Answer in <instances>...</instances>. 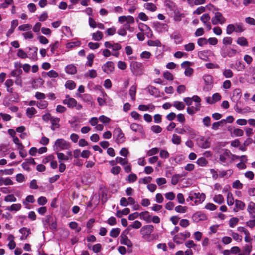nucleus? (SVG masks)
I'll use <instances>...</instances> for the list:
<instances>
[{"mask_svg":"<svg viewBox=\"0 0 255 255\" xmlns=\"http://www.w3.org/2000/svg\"><path fill=\"white\" fill-rule=\"evenodd\" d=\"M154 227L151 224H147L142 226L140 230V233L142 238L147 241H150L152 239Z\"/></svg>","mask_w":255,"mask_h":255,"instance_id":"1","label":"nucleus"},{"mask_svg":"<svg viewBox=\"0 0 255 255\" xmlns=\"http://www.w3.org/2000/svg\"><path fill=\"white\" fill-rule=\"evenodd\" d=\"M71 147L70 143L62 138L57 139L53 145V149L56 152L62 150H68Z\"/></svg>","mask_w":255,"mask_h":255,"instance_id":"2","label":"nucleus"},{"mask_svg":"<svg viewBox=\"0 0 255 255\" xmlns=\"http://www.w3.org/2000/svg\"><path fill=\"white\" fill-rule=\"evenodd\" d=\"M193 100L195 102V105H191L187 108V112L190 115H193L199 111L201 108V98L198 96L194 95L193 96Z\"/></svg>","mask_w":255,"mask_h":255,"instance_id":"3","label":"nucleus"},{"mask_svg":"<svg viewBox=\"0 0 255 255\" xmlns=\"http://www.w3.org/2000/svg\"><path fill=\"white\" fill-rule=\"evenodd\" d=\"M191 234L188 231L184 232H180L175 235L173 237V241L177 244L183 243L186 239L190 238Z\"/></svg>","mask_w":255,"mask_h":255,"instance_id":"4","label":"nucleus"},{"mask_svg":"<svg viewBox=\"0 0 255 255\" xmlns=\"http://www.w3.org/2000/svg\"><path fill=\"white\" fill-rule=\"evenodd\" d=\"M63 103L70 108L75 107L78 110L82 108V106L80 104L78 103L75 99L70 98L69 95L66 96V98L63 101Z\"/></svg>","mask_w":255,"mask_h":255,"instance_id":"5","label":"nucleus"},{"mask_svg":"<svg viewBox=\"0 0 255 255\" xmlns=\"http://www.w3.org/2000/svg\"><path fill=\"white\" fill-rule=\"evenodd\" d=\"M130 68L133 74L136 76H141L143 73V67L141 63L132 62Z\"/></svg>","mask_w":255,"mask_h":255,"instance_id":"6","label":"nucleus"},{"mask_svg":"<svg viewBox=\"0 0 255 255\" xmlns=\"http://www.w3.org/2000/svg\"><path fill=\"white\" fill-rule=\"evenodd\" d=\"M231 153L228 150H226L221 154L220 161L224 165H228L232 163Z\"/></svg>","mask_w":255,"mask_h":255,"instance_id":"7","label":"nucleus"},{"mask_svg":"<svg viewBox=\"0 0 255 255\" xmlns=\"http://www.w3.org/2000/svg\"><path fill=\"white\" fill-rule=\"evenodd\" d=\"M43 224L45 227L47 228L50 227L52 229H56L57 228V223L55 220H54L52 216L50 215H47L43 219Z\"/></svg>","mask_w":255,"mask_h":255,"instance_id":"8","label":"nucleus"},{"mask_svg":"<svg viewBox=\"0 0 255 255\" xmlns=\"http://www.w3.org/2000/svg\"><path fill=\"white\" fill-rule=\"evenodd\" d=\"M226 19L224 17L222 14L218 11L215 12L214 16L211 19V21L213 25L218 24L222 25L226 22Z\"/></svg>","mask_w":255,"mask_h":255,"instance_id":"9","label":"nucleus"},{"mask_svg":"<svg viewBox=\"0 0 255 255\" xmlns=\"http://www.w3.org/2000/svg\"><path fill=\"white\" fill-rule=\"evenodd\" d=\"M203 79L205 83L204 90L207 91L211 90L212 88L213 83V77L210 75L205 74L203 75Z\"/></svg>","mask_w":255,"mask_h":255,"instance_id":"10","label":"nucleus"},{"mask_svg":"<svg viewBox=\"0 0 255 255\" xmlns=\"http://www.w3.org/2000/svg\"><path fill=\"white\" fill-rule=\"evenodd\" d=\"M113 134L115 141L117 143H122L125 141L124 134L119 128H116L115 129Z\"/></svg>","mask_w":255,"mask_h":255,"instance_id":"11","label":"nucleus"},{"mask_svg":"<svg viewBox=\"0 0 255 255\" xmlns=\"http://www.w3.org/2000/svg\"><path fill=\"white\" fill-rule=\"evenodd\" d=\"M236 53V50L229 46H222L221 48V54L223 57H233Z\"/></svg>","mask_w":255,"mask_h":255,"instance_id":"12","label":"nucleus"},{"mask_svg":"<svg viewBox=\"0 0 255 255\" xmlns=\"http://www.w3.org/2000/svg\"><path fill=\"white\" fill-rule=\"evenodd\" d=\"M118 21L121 24H123L124 26H127L133 24L134 23V18L130 15L121 16L118 17Z\"/></svg>","mask_w":255,"mask_h":255,"instance_id":"13","label":"nucleus"},{"mask_svg":"<svg viewBox=\"0 0 255 255\" xmlns=\"http://www.w3.org/2000/svg\"><path fill=\"white\" fill-rule=\"evenodd\" d=\"M192 220L194 222L198 223L200 221H206L208 219L206 214L202 211H197L194 213L192 217Z\"/></svg>","mask_w":255,"mask_h":255,"instance_id":"14","label":"nucleus"},{"mask_svg":"<svg viewBox=\"0 0 255 255\" xmlns=\"http://www.w3.org/2000/svg\"><path fill=\"white\" fill-rule=\"evenodd\" d=\"M193 195L194 196V204L195 205L202 204L206 199V195L203 193L194 192Z\"/></svg>","mask_w":255,"mask_h":255,"instance_id":"15","label":"nucleus"},{"mask_svg":"<svg viewBox=\"0 0 255 255\" xmlns=\"http://www.w3.org/2000/svg\"><path fill=\"white\" fill-rule=\"evenodd\" d=\"M102 69L105 73L108 74H110L114 71V64L113 62L108 61L103 65Z\"/></svg>","mask_w":255,"mask_h":255,"instance_id":"16","label":"nucleus"},{"mask_svg":"<svg viewBox=\"0 0 255 255\" xmlns=\"http://www.w3.org/2000/svg\"><path fill=\"white\" fill-rule=\"evenodd\" d=\"M197 144L199 147L203 149L208 148L210 146L211 141L210 138L201 137L198 139Z\"/></svg>","mask_w":255,"mask_h":255,"instance_id":"17","label":"nucleus"},{"mask_svg":"<svg viewBox=\"0 0 255 255\" xmlns=\"http://www.w3.org/2000/svg\"><path fill=\"white\" fill-rule=\"evenodd\" d=\"M190 64L189 61H185L181 64V67L185 69V75L188 77L191 76L193 73V69L189 66Z\"/></svg>","mask_w":255,"mask_h":255,"instance_id":"18","label":"nucleus"},{"mask_svg":"<svg viewBox=\"0 0 255 255\" xmlns=\"http://www.w3.org/2000/svg\"><path fill=\"white\" fill-rule=\"evenodd\" d=\"M210 19V16L209 14L205 13L203 14L200 17V20L203 23L204 25L206 27L208 30L211 29V25L209 20Z\"/></svg>","mask_w":255,"mask_h":255,"instance_id":"19","label":"nucleus"},{"mask_svg":"<svg viewBox=\"0 0 255 255\" xmlns=\"http://www.w3.org/2000/svg\"><path fill=\"white\" fill-rule=\"evenodd\" d=\"M247 211L251 218H255V203L253 201L249 202Z\"/></svg>","mask_w":255,"mask_h":255,"instance_id":"20","label":"nucleus"},{"mask_svg":"<svg viewBox=\"0 0 255 255\" xmlns=\"http://www.w3.org/2000/svg\"><path fill=\"white\" fill-rule=\"evenodd\" d=\"M170 38L174 40V43L176 44H179L183 41L182 35L177 31H174L171 34Z\"/></svg>","mask_w":255,"mask_h":255,"instance_id":"21","label":"nucleus"},{"mask_svg":"<svg viewBox=\"0 0 255 255\" xmlns=\"http://www.w3.org/2000/svg\"><path fill=\"white\" fill-rule=\"evenodd\" d=\"M221 99V96L218 93H214L212 97L206 98V102L209 104H212L216 102L220 101Z\"/></svg>","mask_w":255,"mask_h":255,"instance_id":"22","label":"nucleus"},{"mask_svg":"<svg viewBox=\"0 0 255 255\" xmlns=\"http://www.w3.org/2000/svg\"><path fill=\"white\" fill-rule=\"evenodd\" d=\"M139 218L140 219L145 221L147 223L151 222V215L147 211L141 212L139 213Z\"/></svg>","mask_w":255,"mask_h":255,"instance_id":"23","label":"nucleus"},{"mask_svg":"<svg viewBox=\"0 0 255 255\" xmlns=\"http://www.w3.org/2000/svg\"><path fill=\"white\" fill-rule=\"evenodd\" d=\"M155 30L159 33L165 32L168 30V26L166 24L157 22L155 24Z\"/></svg>","mask_w":255,"mask_h":255,"instance_id":"24","label":"nucleus"},{"mask_svg":"<svg viewBox=\"0 0 255 255\" xmlns=\"http://www.w3.org/2000/svg\"><path fill=\"white\" fill-rule=\"evenodd\" d=\"M130 129L135 132H137L140 134H142L143 133V127L137 123H132L130 125Z\"/></svg>","mask_w":255,"mask_h":255,"instance_id":"25","label":"nucleus"},{"mask_svg":"<svg viewBox=\"0 0 255 255\" xmlns=\"http://www.w3.org/2000/svg\"><path fill=\"white\" fill-rule=\"evenodd\" d=\"M19 232L21 234L20 238L21 240H26L27 237L31 234L30 229L26 227H23L19 229Z\"/></svg>","mask_w":255,"mask_h":255,"instance_id":"26","label":"nucleus"},{"mask_svg":"<svg viewBox=\"0 0 255 255\" xmlns=\"http://www.w3.org/2000/svg\"><path fill=\"white\" fill-rule=\"evenodd\" d=\"M235 208L234 209V212H238L239 210H243L245 208V204L242 201L236 200L235 201Z\"/></svg>","mask_w":255,"mask_h":255,"instance_id":"27","label":"nucleus"},{"mask_svg":"<svg viewBox=\"0 0 255 255\" xmlns=\"http://www.w3.org/2000/svg\"><path fill=\"white\" fill-rule=\"evenodd\" d=\"M60 119L57 117H53L51 119V128L52 130H54L56 129L59 128L60 125L59 124Z\"/></svg>","mask_w":255,"mask_h":255,"instance_id":"28","label":"nucleus"},{"mask_svg":"<svg viewBox=\"0 0 255 255\" xmlns=\"http://www.w3.org/2000/svg\"><path fill=\"white\" fill-rule=\"evenodd\" d=\"M13 184V182L9 177H0V186L2 185L8 186Z\"/></svg>","mask_w":255,"mask_h":255,"instance_id":"29","label":"nucleus"},{"mask_svg":"<svg viewBox=\"0 0 255 255\" xmlns=\"http://www.w3.org/2000/svg\"><path fill=\"white\" fill-rule=\"evenodd\" d=\"M65 70L68 74L73 75L77 72V68L73 64H69L66 66Z\"/></svg>","mask_w":255,"mask_h":255,"instance_id":"30","label":"nucleus"},{"mask_svg":"<svg viewBox=\"0 0 255 255\" xmlns=\"http://www.w3.org/2000/svg\"><path fill=\"white\" fill-rule=\"evenodd\" d=\"M14 236L12 234H10L8 236L7 240L9 241L8 246L10 250L14 249L16 247V243L14 242Z\"/></svg>","mask_w":255,"mask_h":255,"instance_id":"31","label":"nucleus"},{"mask_svg":"<svg viewBox=\"0 0 255 255\" xmlns=\"http://www.w3.org/2000/svg\"><path fill=\"white\" fill-rule=\"evenodd\" d=\"M21 205L19 203L13 204L11 206L7 207L6 209L11 212H17L21 209Z\"/></svg>","mask_w":255,"mask_h":255,"instance_id":"32","label":"nucleus"},{"mask_svg":"<svg viewBox=\"0 0 255 255\" xmlns=\"http://www.w3.org/2000/svg\"><path fill=\"white\" fill-rule=\"evenodd\" d=\"M213 201L217 204H222L224 203V198L221 194H216L213 198Z\"/></svg>","mask_w":255,"mask_h":255,"instance_id":"33","label":"nucleus"},{"mask_svg":"<svg viewBox=\"0 0 255 255\" xmlns=\"http://www.w3.org/2000/svg\"><path fill=\"white\" fill-rule=\"evenodd\" d=\"M121 243L128 247H131L132 246L131 242L126 235H121Z\"/></svg>","mask_w":255,"mask_h":255,"instance_id":"34","label":"nucleus"},{"mask_svg":"<svg viewBox=\"0 0 255 255\" xmlns=\"http://www.w3.org/2000/svg\"><path fill=\"white\" fill-rule=\"evenodd\" d=\"M144 7L146 10L151 12H155L157 9V6L154 4L150 2L145 3Z\"/></svg>","mask_w":255,"mask_h":255,"instance_id":"35","label":"nucleus"},{"mask_svg":"<svg viewBox=\"0 0 255 255\" xmlns=\"http://www.w3.org/2000/svg\"><path fill=\"white\" fill-rule=\"evenodd\" d=\"M81 45V42L78 40L71 42L67 43L66 45V47L67 49H72L75 47H79Z\"/></svg>","mask_w":255,"mask_h":255,"instance_id":"36","label":"nucleus"},{"mask_svg":"<svg viewBox=\"0 0 255 255\" xmlns=\"http://www.w3.org/2000/svg\"><path fill=\"white\" fill-rule=\"evenodd\" d=\"M35 202V199H34V197L33 195H28L26 197L25 200L24 201H23V204L24 205H25L26 206V207L27 208H29L28 207V203H33Z\"/></svg>","mask_w":255,"mask_h":255,"instance_id":"37","label":"nucleus"},{"mask_svg":"<svg viewBox=\"0 0 255 255\" xmlns=\"http://www.w3.org/2000/svg\"><path fill=\"white\" fill-rule=\"evenodd\" d=\"M92 39L95 41H100L103 37V34L102 32L97 31L92 34Z\"/></svg>","mask_w":255,"mask_h":255,"instance_id":"38","label":"nucleus"},{"mask_svg":"<svg viewBox=\"0 0 255 255\" xmlns=\"http://www.w3.org/2000/svg\"><path fill=\"white\" fill-rule=\"evenodd\" d=\"M173 106L178 110H183L185 107V105L183 102L178 101H174Z\"/></svg>","mask_w":255,"mask_h":255,"instance_id":"39","label":"nucleus"},{"mask_svg":"<svg viewBox=\"0 0 255 255\" xmlns=\"http://www.w3.org/2000/svg\"><path fill=\"white\" fill-rule=\"evenodd\" d=\"M36 112V110L34 107H29L26 109V115L29 118H32Z\"/></svg>","mask_w":255,"mask_h":255,"instance_id":"40","label":"nucleus"},{"mask_svg":"<svg viewBox=\"0 0 255 255\" xmlns=\"http://www.w3.org/2000/svg\"><path fill=\"white\" fill-rule=\"evenodd\" d=\"M241 96V91L240 89L236 88L233 90L232 98L234 99V100H239Z\"/></svg>","mask_w":255,"mask_h":255,"instance_id":"41","label":"nucleus"},{"mask_svg":"<svg viewBox=\"0 0 255 255\" xmlns=\"http://www.w3.org/2000/svg\"><path fill=\"white\" fill-rule=\"evenodd\" d=\"M171 140L174 144L179 145L181 142V138L176 134H173Z\"/></svg>","mask_w":255,"mask_h":255,"instance_id":"42","label":"nucleus"},{"mask_svg":"<svg viewBox=\"0 0 255 255\" xmlns=\"http://www.w3.org/2000/svg\"><path fill=\"white\" fill-rule=\"evenodd\" d=\"M235 200L234 199L232 193L229 192L227 196V203L229 206H232L234 204Z\"/></svg>","mask_w":255,"mask_h":255,"instance_id":"43","label":"nucleus"},{"mask_svg":"<svg viewBox=\"0 0 255 255\" xmlns=\"http://www.w3.org/2000/svg\"><path fill=\"white\" fill-rule=\"evenodd\" d=\"M237 43L240 46H248V42L246 38L244 37H239L237 40Z\"/></svg>","mask_w":255,"mask_h":255,"instance_id":"44","label":"nucleus"},{"mask_svg":"<svg viewBox=\"0 0 255 255\" xmlns=\"http://www.w3.org/2000/svg\"><path fill=\"white\" fill-rule=\"evenodd\" d=\"M138 27L141 31H147V34L148 35L149 34L151 33V30L150 28L146 24L143 23H140L138 25Z\"/></svg>","mask_w":255,"mask_h":255,"instance_id":"45","label":"nucleus"},{"mask_svg":"<svg viewBox=\"0 0 255 255\" xmlns=\"http://www.w3.org/2000/svg\"><path fill=\"white\" fill-rule=\"evenodd\" d=\"M233 75V71L230 69H225L223 70V75L226 78H231Z\"/></svg>","mask_w":255,"mask_h":255,"instance_id":"46","label":"nucleus"},{"mask_svg":"<svg viewBox=\"0 0 255 255\" xmlns=\"http://www.w3.org/2000/svg\"><path fill=\"white\" fill-rule=\"evenodd\" d=\"M14 3L13 0H5L4 2L0 4V8L6 9L9 5H12Z\"/></svg>","mask_w":255,"mask_h":255,"instance_id":"47","label":"nucleus"},{"mask_svg":"<svg viewBox=\"0 0 255 255\" xmlns=\"http://www.w3.org/2000/svg\"><path fill=\"white\" fill-rule=\"evenodd\" d=\"M59 162H60L62 160L67 161L69 159V157L68 156L65 155L64 153L58 152H56Z\"/></svg>","mask_w":255,"mask_h":255,"instance_id":"48","label":"nucleus"},{"mask_svg":"<svg viewBox=\"0 0 255 255\" xmlns=\"http://www.w3.org/2000/svg\"><path fill=\"white\" fill-rule=\"evenodd\" d=\"M22 36L25 40H32L34 37V34L30 30L22 33Z\"/></svg>","mask_w":255,"mask_h":255,"instance_id":"49","label":"nucleus"},{"mask_svg":"<svg viewBox=\"0 0 255 255\" xmlns=\"http://www.w3.org/2000/svg\"><path fill=\"white\" fill-rule=\"evenodd\" d=\"M31 25L29 24H25L21 25L18 27V29L20 31L25 32L29 31L31 29Z\"/></svg>","mask_w":255,"mask_h":255,"instance_id":"50","label":"nucleus"},{"mask_svg":"<svg viewBox=\"0 0 255 255\" xmlns=\"http://www.w3.org/2000/svg\"><path fill=\"white\" fill-rule=\"evenodd\" d=\"M225 122V120H222L220 121L215 122L212 124V129L214 130H217L219 129L220 126H222L223 123Z\"/></svg>","mask_w":255,"mask_h":255,"instance_id":"51","label":"nucleus"},{"mask_svg":"<svg viewBox=\"0 0 255 255\" xmlns=\"http://www.w3.org/2000/svg\"><path fill=\"white\" fill-rule=\"evenodd\" d=\"M184 127L185 130V134H187L190 135H195L194 131L190 126L188 125H185L184 126Z\"/></svg>","mask_w":255,"mask_h":255,"instance_id":"52","label":"nucleus"},{"mask_svg":"<svg viewBox=\"0 0 255 255\" xmlns=\"http://www.w3.org/2000/svg\"><path fill=\"white\" fill-rule=\"evenodd\" d=\"M233 39L231 37H225L223 39V46H228L232 44Z\"/></svg>","mask_w":255,"mask_h":255,"instance_id":"53","label":"nucleus"},{"mask_svg":"<svg viewBox=\"0 0 255 255\" xmlns=\"http://www.w3.org/2000/svg\"><path fill=\"white\" fill-rule=\"evenodd\" d=\"M231 235L233 239L238 242H241L242 241V236L240 235L236 232L232 231L231 233Z\"/></svg>","mask_w":255,"mask_h":255,"instance_id":"54","label":"nucleus"},{"mask_svg":"<svg viewBox=\"0 0 255 255\" xmlns=\"http://www.w3.org/2000/svg\"><path fill=\"white\" fill-rule=\"evenodd\" d=\"M187 206H182L181 205H178L175 208V211L177 213H184L187 210Z\"/></svg>","mask_w":255,"mask_h":255,"instance_id":"55","label":"nucleus"},{"mask_svg":"<svg viewBox=\"0 0 255 255\" xmlns=\"http://www.w3.org/2000/svg\"><path fill=\"white\" fill-rule=\"evenodd\" d=\"M136 93V87L135 85L132 86L129 89V95L131 99L134 101L135 99Z\"/></svg>","mask_w":255,"mask_h":255,"instance_id":"56","label":"nucleus"},{"mask_svg":"<svg viewBox=\"0 0 255 255\" xmlns=\"http://www.w3.org/2000/svg\"><path fill=\"white\" fill-rule=\"evenodd\" d=\"M65 86L66 88H68L69 90H73L76 87V84L72 80H68L66 82Z\"/></svg>","mask_w":255,"mask_h":255,"instance_id":"57","label":"nucleus"},{"mask_svg":"<svg viewBox=\"0 0 255 255\" xmlns=\"http://www.w3.org/2000/svg\"><path fill=\"white\" fill-rule=\"evenodd\" d=\"M120 232V229L118 228L112 229L110 232V236L113 237H117Z\"/></svg>","mask_w":255,"mask_h":255,"instance_id":"58","label":"nucleus"},{"mask_svg":"<svg viewBox=\"0 0 255 255\" xmlns=\"http://www.w3.org/2000/svg\"><path fill=\"white\" fill-rule=\"evenodd\" d=\"M252 250V246L251 245L247 244L244 246L243 248V254L245 255H250L251 252Z\"/></svg>","mask_w":255,"mask_h":255,"instance_id":"59","label":"nucleus"},{"mask_svg":"<svg viewBox=\"0 0 255 255\" xmlns=\"http://www.w3.org/2000/svg\"><path fill=\"white\" fill-rule=\"evenodd\" d=\"M208 51H201V52H199L198 53V56L199 57L205 61H208Z\"/></svg>","mask_w":255,"mask_h":255,"instance_id":"60","label":"nucleus"},{"mask_svg":"<svg viewBox=\"0 0 255 255\" xmlns=\"http://www.w3.org/2000/svg\"><path fill=\"white\" fill-rule=\"evenodd\" d=\"M204 208L206 210L213 211L216 210L217 206L213 203H208L205 205Z\"/></svg>","mask_w":255,"mask_h":255,"instance_id":"61","label":"nucleus"},{"mask_svg":"<svg viewBox=\"0 0 255 255\" xmlns=\"http://www.w3.org/2000/svg\"><path fill=\"white\" fill-rule=\"evenodd\" d=\"M197 164L200 166H205L207 163V160L204 157L199 158L196 162Z\"/></svg>","mask_w":255,"mask_h":255,"instance_id":"62","label":"nucleus"},{"mask_svg":"<svg viewBox=\"0 0 255 255\" xmlns=\"http://www.w3.org/2000/svg\"><path fill=\"white\" fill-rule=\"evenodd\" d=\"M239 219L237 217L231 218L229 222V224L230 227L234 228L238 223Z\"/></svg>","mask_w":255,"mask_h":255,"instance_id":"63","label":"nucleus"},{"mask_svg":"<svg viewBox=\"0 0 255 255\" xmlns=\"http://www.w3.org/2000/svg\"><path fill=\"white\" fill-rule=\"evenodd\" d=\"M99 120L101 122H102L104 124H108L111 121L110 118L105 115L100 116L99 117Z\"/></svg>","mask_w":255,"mask_h":255,"instance_id":"64","label":"nucleus"}]
</instances>
